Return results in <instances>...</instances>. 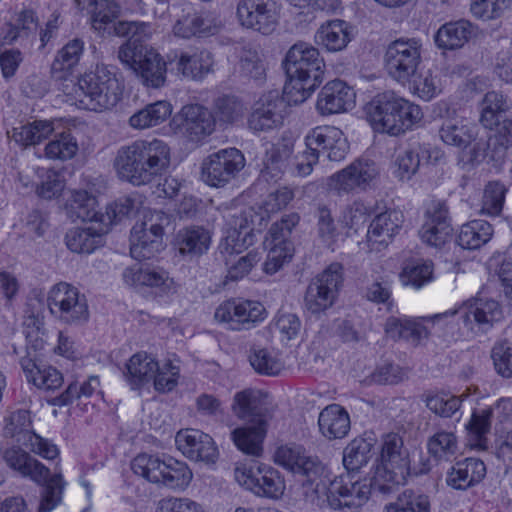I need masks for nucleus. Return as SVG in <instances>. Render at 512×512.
Masks as SVG:
<instances>
[{
  "instance_id": "1",
  "label": "nucleus",
  "mask_w": 512,
  "mask_h": 512,
  "mask_svg": "<svg viewBox=\"0 0 512 512\" xmlns=\"http://www.w3.org/2000/svg\"><path fill=\"white\" fill-rule=\"evenodd\" d=\"M283 66L287 75L283 95L291 105L306 101L322 83L325 63L317 48L306 42H297L287 51Z\"/></svg>"
},
{
  "instance_id": "20",
  "label": "nucleus",
  "mask_w": 512,
  "mask_h": 512,
  "mask_svg": "<svg viewBox=\"0 0 512 512\" xmlns=\"http://www.w3.org/2000/svg\"><path fill=\"white\" fill-rule=\"evenodd\" d=\"M264 311L259 302L231 299L218 306L214 318L220 323H225L228 329L239 331L249 329L251 324L261 320Z\"/></svg>"
},
{
  "instance_id": "37",
  "label": "nucleus",
  "mask_w": 512,
  "mask_h": 512,
  "mask_svg": "<svg viewBox=\"0 0 512 512\" xmlns=\"http://www.w3.org/2000/svg\"><path fill=\"white\" fill-rule=\"evenodd\" d=\"M269 424L247 423L232 431V440L237 448L247 455L259 457L263 452V441Z\"/></svg>"
},
{
  "instance_id": "42",
  "label": "nucleus",
  "mask_w": 512,
  "mask_h": 512,
  "mask_svg": "<svg viewBox=\"0 0 512 512\" xmlns=\"http://www.w3.org/2000/svg\"><path fill=\"white\" fill-rule=\"evenodd\" d=\"M213 64V55L208 50L197 51L193 54L182 52L179 55L176 69L185 78L201 80L211 72Z\"/></svg>"
},
{
  "instance_id": "53",
  "label": "nucleus",
  "mask_w": 512,
  "mask_h": 512,
  "mask_svg": "<svg viewBox=\"0 0 512 512\" xmlns=\"http://www.w3.org/2000/svg\"><path fill=\"white\" fill-rule=\"evenodd\" d=\"M258 479L255 494L262 497L278 499L285 491V481L280 472L271 466L258 465Z\"/></svg>"
},
{
  "instance_id": "6",
  "label": "nucleus",
  "mask_w": 512,
  "mask_h": 512,
  "mask_svg": "<svg viewBox=\"0 0 512 512\" xmlns=\"http://www.w3.org/2000/svg\"><path fill=\"white\" fill-rule=\"evenodd\" d=\"M123 86L106 66L82 75L74 88L75 98L87 110L111 109L120 101Z\"/></svg>"
},
{
  "instance_id": "51",
  "label": "nucleus",
  "mask_w": 512,
  "mask_h": 512,
  "mask_svg": "<svg viewBox=\"0 0 512 512\" xmlns=\"http://www.w3.org/2000/svg\"><path fill=\"white\" fill-rule=\"evenodd\" d=\"M171 113L172 106L168 101H156L134 113L129 119V124L136 129H145L164 122Z\"/></svg>"
},
{
  "instance_id": "22",
  "label": "nucleus",
  "mask_w": 512,
  "mask_h": 512,
  "mask_svg": "<svg viewBox=\"0 0 512 512\" xmlns=\"http://www.w3.org/2000/svg\"><path fill=\"white\" fill-rule=\"evenodd\" d=\"M175 442L178 450L192 461L213 464L218 457V450L211 436L196 430H181L176 434Z\"/></svg>"
},
{
  "instance_id": "32",
  "label": "nucleus",
  "mask_w": 512,
  "mask_h": 512,
  "mask_svg": "<svg viewBox=\"0 0 512 512\" xmlns=\"http://www.w3.org/2000/svg\"><path fill=\"white\" fill-rule=\"evenodd\" d=\"M350 25L340 19L323 23L315 34V42L329 52L342 51L351 41Z\"/></svg>"
},
{
  "instance_id": "59",
  "label": "nucleus",
  "mask_w": 512,
  "mask_h": 512,
  "mask_svg": "<svg viewBox=\"0 0 512 512\" xmlns=\"http://www.w3.org/2000/svg\"><path fill=\"white\" fill-rule=\"evenodd\" d=\"M402 283L420 289L433 279V264L430 261L408 263L400 274Z\"/></svg>"
},
{
  "instance_id": "21",
  "label": "nucleus",
  "mask_w": 512,
  "mask_h": 512,
  "mask_svg": "<svg viewBox=\"0 0 512 512\" xmlns=\"http://www.w3.org/2000/svg\"><path fill=\"white\" fill-rule=\"evenodd\" d=\"M306 147L320 156L325 154L330 161H341L348 151L343 132L334 126H318L305 137Z\"/></svg>"
},
{
  "instance_id": "28",
  "label": "nucleus",
  "mask_w": 512,
  "mask_h": 512,
  "mask_svg": "<svg viewBox=\"0 0 512 512\" xmlns=\"http://www.w3.org/2000/svg\"><path fill=\"white\" fill-rule=\"evenodd\" d=\"M425 317L417 319H401L389 317L385 323V332L388 337L397 340L405 339L413 344H418L421 340L427 339L430 334L429 324L436 322L427 321Z\"/></svg>"
},
{
  "instance_id": "25",
  "label": "nucleus",
  "mask_w": 512,
  "mask_h": 512,
  "mask_svg": "<svg viewBox=\"0 0 512 512\" xmlns=\"http://www.w3.org/2000/svg\"><path fill=\"white\" fill-rule=\"evenodd\" d=\"M355 105V92L345 82L334 80L321 89L316 108L323 115H332L348 111Z\"/></svg>"
},
{
  "instance_id": "61",
  "label": "nucleus",
  "mask_w": 512,
  "mask_h": 512,
  "mask_svg": "<svg viewBox=\"0 0 512 512\" xmlns=\"http://www.w3.org/2000/svg\"><path fill=\"white\" fill-rule=\"evenodd\" d=\"M163 458L150 454H139L131 462L132 471L147 481L159 484Z\"/></svg>"
},
{
  "instance_id": "14",
  "label": "nucleus",
  "mask_w": 512,
  "mask_h": 512,
  "mask_svg": "<svg viewBox=\"0 0 512 512\" xmlns=\"http://www.w3.org/2000/svg\"><path fill=\"white\" fill-rule=\"evenodd\" d=\"M379 174L376 163L359 158L327 179V187L338 195L365 191Z\"/></svg>"
},
{
  "instance_id": "47",
  "label": "nucleus",
  "mask_w": 512,
  "mask_h": 512,
  "mask_svg": "<svg viewBox=\"0 0 512 512\" xmlns=\"http://www.w3.org/2000/svg\"><path fill=\"white\" fill-rule=\"evenodd\" d=\"M161 473L159 484L170 489L184 490L193 478L188 465L172 457L163 458Z\"/></svg>"
},
{
  "instance_id": "34",
  "label": "nucleus",
  "mask_w": 512,
  "mask_h": 512,
  "mask_svg": "<svg viewBox=\"0 0 512 512\" xmlns=\"http://www.w3.org/2000/svg\"><path fill=\"white\" fill-rule=\"evenodd\" d=\"M97 199L85 190H74L66 201L64 211L73 222L77 220L99 223L101 212L97 210Z\"/></svg>"
},
{
  "instance_id": "2",
  "label": "nucleus",
  "mask_w": 512,
  "mask_h": 512,
  "mask_svg": "<svg viewBox=\"0 0 512 512\" xmlns=\"http://www.w3.org/2000/svg\"><path fill=\"white\" fill-rule=\"evenodd\" d=\"M169 165L170 149L157 139L137 140L121 147L114 161L120 177L137 186L152 182L165 173Z\"/></svg>"
},
{
  "instance_id": "43",
  "label": "nucleus",
  "mask_w": 512,
  "mask_h": 512,
  "mask_svg": "<svg viewBox=\"0 0 512 512\" xmlns=\"http://www.w3.org/2000/svg\"><path fill=\"white\" fill-rule=\"evenodd\" d=\"M439 136L445 144L466 148L475 141L477 127L459 119H446L439 128Z\"/></svg>"
},
{
  "instance_id": "38",
  "label": "nucleus",
  "mask_w": 512,
  "mask_h": 512,
  "mask_svg": "<svg viewBox=\"0 0 512 512\" xmlns=\"http://www.w3.org/2000/svg\"><path fill=\"white\" fill-rule=\"evenodd\" d=\"M84 51V42L79 38L68 41L57 51L51 64V75L56 80L66 79L78 65Z\"/></svg>"
},
{
  "instance_id": "30",
  "label": "nucleus",
  "mask_w": 512,
  "mask_h": 512,
  "mask_svg": "<svg viewBox=\"0 0 512 512\" xmlns=\"http://www.w3.org/2000/svg\"><path fill=\"white\" fill-rule=\"evenodd\" d=\"M293 154V145L279 141L270 144L263 157V168L261 175L267 181H277L280 179L289 167L290 159Z\"/></svg>"
},
{
  "instance_id": "7",
  "label": "nucleus",
  "mask_w": 512,
  "mask_h": 512,
  "mask_svg": "<svg viewBox=\"0 0 512 512\" xmlns=\"http://www.w3.org/2000/svg\"><path fill=\"white\" fill-rule=\"evenodd\" d=\"M118 58L144 86L158 89L165 85L167 63L153 48L139 43L137 39L128 40L120 46Z\"/></svg>"
},
{
  "instance_id": "15",
  "label": "nucleus",
  "mask_w": 512,
  "mask_h": 512,
  "mask_svg": "<svg viewBox=\"0 0 512 512\" xmlns=\"http://www.w3.org/2000/svg\"><path fill=\"white\" fill-rule=\"evenodd\" d=\"M245 167V157L236 148L219 150L202 163V179L212 187H223Z\"/></svg>"
},
{
  "instance_id": "9",
  "label": "nucleus",
  "mask_w": 512,
  "mask_h": 512,
  "mask_svg": "<svg viewBox=\"0 0 512 512\" xmlns=\"http://www.w3.org/2000/svg\"><path fill=\"white\" fill-rule=\"evenodd\" d=\"M170 222L169 216L162 211H148L143 219L135 223L130 235V254L142 261L155 257L163 246L164 226Z\"/></svg>"
},
{
  "instance_id": "52",
  "label": "nucleus",
  "mask_w": 512,
  "mask_h": 512,
  "mask_svg": "<svg viewBox=\"0 0 512 512\" xmlns=\"http://www.w3.org/2000/svg\"><path fill=\"white\" fill-rule=\"evenodd\" d=\"M246 107L242 100L235 95L224 94L218 96L210 111L215 119L221 124H234L243 118Z\"/></svg>"
},
{
  "instance_id": "18",
  "label": "nucleus",
  "mask_w": 512,
  "mask_h": 512,
  "mask_svg": "<svg viewBox=\"0 0 512 512\" xmlns=\"http://www.w3.org/2000/svg\"><path fill=\"white\" fill-rule=\"evenodd\" d=\"M237 18L243 27L268 35L278 24L279 7L275 0H240Z\"/></svg>"
},
{
  "instance_id": "11",
  "label": "nucleus",
  "mask_w": 512,
  "mask_h": 512,
  "mask_svg": "<svg viewBox=\"0 0 512 512\" xmlns=\"http://www.w3.org/2000/svg\"><path fill=\"white\" fill-rule=\"evenodd\" d=\"M343 266L331 263L309 283L305 296V308L312 314H320L331 308L343 286Z\"/></svg>"
},
{
  "instance_id": "12",
  "label": "nucleus",
  "mask_w": 512,
  "mask_h": 512,
  "mask_svg": "<svg viewBox=\"0 0 512 512\" xmlns=\"http://www.w3.org/2000/svg\"><path fill=\"white\" fill-rule=\"evenodd\" d=\"M422 44L416 38H398L388 44L384 63L389 76L405 83L415 75L421 63Z\"/></svg>"
},
{
  "instance_id": "57",
  "label": "nucleus",
  "mask_w": 512,
  "mask_h": 512,
  "mask_svg": "<svg viewBox=\"0 0 512 512\" xmlns=\"http://www.w3.org/2000/svg\"><path fill=\"white\" fill-rule=\"evenodd\" d=\"M429 454L437 461H448L458 450L457 437L453 432L438 431L427 442Z\"/></svg>"
},
{
  "instance_id": "31",
  "label": "nucleus",
  "mask_w": 512,
  "mask_h": 512,
  "mask_svg": "<svg viewBox=\"0 0 512 512\" xmlns=\"http://www.w3.org/2000/svg\"><path fill=\"white\" fill-rule=\"evenodd\" d=\"M107 229L100 223L81 228L75 227L65 235L67 248L74 253L90 254L103 245V236Z\"/></svg>"
},
{
  "instance_id": "27",
  "label": "nucleus",
  "mask_w": 512,
  "mask_h": 512,
  "mask_svg": "<svg viewBox=\"0 0 512 512\" xmlns=\"http://www.w3.org/2000/svg\"><path fill=\"white\" fill-rule=\"evenodd\" d=\"M179 116L182 119V128L192 141L210 135L215 129L212 113L200 104L185 105Z\"/></svg>"
},
{
  "instance_id": "40",
  "label": "nucleus",
  "mask_w": 512,
  "mask_h": 512,
  "mask_svg": "<svg viewBox=\"0 0 512 512\" xmlns=\"http://www.w3.org/2000/svg\"><path fill=\"white\" fill-rule=\"evenodd\" d=\"M159 370L158 362L146 352L134 354L127 364L126 378L132 389L150 383Z\"/></svg>"
},
{
  "instance_id": "60",
  "label": "nucleus",
  "mask_w": 512,
  "mask_h": 512,
  "mask_svg": "<svg viewBox=\"0 0 512 512\" xmlns=\"http://www.w3.org/2000/svg\"><path fill=\"white\" fill-rule=\"evenodd\" d=\"M299 216L296 213L285 215L280 221L273 223L265 238L266 246L293 245L290 241L292 229L298 224Z\"/></svg>"
},
{
  "instance_id": "4",
  "label": "nucleus",
  "mask_w": 512,
  "mask_h": 512,
  "mask_svg": "<svg viewBox=\"0 0 512 512\" xmlns=\"http://www.w3.org/2000/svg\"><path fill=\"white\" fill-rule=\"evenodd\" d=\"M410 475V453L402 437L388 433L381 439L379 464L374 471L375 490L383 495L404 485Z\"/></svg>"
},
{
  "instance_id": "33",
  "label": "nucleus",
  "mask_w": 512,
  "mask_h": 512,
  "mask_svg": "<svg viewBox=\"0 0 512 512\" xmlns=\"http://www.w3.org/2000/svg\"><path fill=\"white\" fill-rule=\"evenodd\" d=\"M404 222L402 212L386 210L375 216L371 221L367 237L369 242L388 245L392 238L400 231Z\"/></svg>"
},
{
  "instance_id": "63",
  "label": "nucleus",
  "mask_w": 512,
  "mask_h": 512,
  "mask_svg": "<svg viewBox=\"0 0 512 512\" xmlns=\"http://www.w3.org/2000/svg\"><path fill=\"white\" fill-rule=\"evenodd\" d=\"M506 192V186L500 181L488 182L483 192L481 212L490 216L499 215L503 209Z\"/></svg>"
},
{
  "instance_id": "44",
  "label": "nucleus",
  "mask_w": 512,
  "mask_h": 512,
  "mask_svg": "<svg viewBox=\"0 0 512 512\" xmlns=\"http://www.w3.org/2000/svg\"><path fill=\"white\" fill-rule=\"evenodd\" d=\"M511 105L507 95L501 91H488L479 103V122L484 128L492 130L498 124L499 115L510 111Z\"/></svg>"
},
{
  "instance_id": "23",
  "label": "nucleus",
  "mask_w": 512,
  "mask_h": 512,
  "mask_svg": "<svg viewBox=\"0 0 512 512\" xmlns=\"http://www.w3.org/2000/svg\"><path fill=\"white\" fill-rule=\"evenodd\" d=\"M283 98L277 92L262 95L253 105L248 117V127L253 132H265L277 128L283 120Z\"/></svg>"
},
{
  "instance_id": "64",
  "label": "nucleus",
  "mask_w": 512,
  "mask_h": 512,
  "mask_svg": "<svg viewBox=\"0 0 512 512\" xmlns=\"http://www.w3.org/2000/svg\"><path fill=\"white\" fill-rule=\"evenodd\" d=\"M249 361L256 372L269 376L279 374L284 368V362L264 348L253 349Z\"/></svg>"
},
{
  "instance_id": "48",
  "label": "nucleus",
  "mask_w": 512,
  "mask_h": 512,
  "mask_svg": "<svg viewBox=\"0 0 512 512\" xmlns=\"http://www.w3.org/2000/svg\"><path fill=\"white\" fill-rule=\"evenodd\" d=\"M53 131L54 127L51 121L39 120L14 127L11 131H8V136L17 144L27 147L40 143L51 135Z\"/></svg>"
},
{
  "instance_id": "41",
  "label": "nucleus",
  "mask_w": 512,
  "mask_h": 512,
  "mask_svg": "<svg viewBox=\"0 0 512 512\" xmlns=\"http://www.w3.org/2000/svg\"><path fill=\"white\" fill-rule=\"evenodd\" d=\"M429 159L430 152L426 146L420 143H413L409 145L396 157V177L400 180L411 179V177L417 173L420 166L427 163Z\"/></svg>"
},
{
  "instance_id": "19",
  "label": "nucleus",
  "mask_w": 512,
  "mask_h": 512,
  "mask_svg": "<svg viewBox=\"0 0 512 512\" xmlns=\"http://www.w3.org/2000/svg\"><path fill=\"white\" fill-rule=\"evenodd\" d=\"M234 414L247 423L269 424L274 415V406L268 402L267 394L257 389H245L234 395Z\"/></svg>"
},
{
  "instance_id": "55",
  "label": "nucleus",
  "mask_w": 512,
  "mask_h": 512,
  "mask_svg": "<svg viewBox=\"0 0 512 512\" xmlns=\"http://www.w3.org/2000/svg\"><path fill=\"white\" fill-rule=\"evenodd\" d=\"M77 138L71 130L55 134L54 138L45 146V156L53 160H69L78 152Z\"/></svg>"
},
{
  "instance_id": "54",
  "label": "nucleus",
  "mask_w": 512,
  "mask_h": 512,
  "mask_svg": "<svg viewBox=\"0 0 512 512\" xmlns=\"http://www.w3.org/2000/svg\"><path fill=\"white\" fill-rule=\"evenodd\" d=\"M372 443L364 438L353 439L343 451V465L348 472H357L372 457Z\"/></svg>"
},
{
  "instance_id": "10",
  "label": "nucleus",
  "mask_w": 512,
  "mask_h": 512,
  "mask_svg": "<svg viewBox=\"0 0 512 512\" xmlns=\"http://www.w3.org/2000/svg\"><path fill=\"white\" fill-rule=\"evenodd\" d=\"M274 460L278 465L305 477L302 487L307 500L312 493L323 492L321 476L324 474V468L319 461L307 456L301 446L279 447L275 452Z\"/></svg>"
},
{
  "instance_id": "8",
  "label": "nucleus",
  "mask_w": 512,
  "mask_h": 512,
  "mask_svg": "<svg viewBox=\"0 0 512 512\" xmlns=\"http://www.w3.org/2000/svg\"><path fill=\"white\" fill-rule=\"evenodd\" d=\"M321 480L324 486L323 492L312 493L308 500L312 503L327 501L333 509L359 508L369 500L371 492L375 491L374 476L370 482L353 481L349 474L341 475L331 481L323 474Z\"/></svg>"
},
{
  "instance_id": "50",
  "label": "nucleus",
  "mask_w": 512,
  "mask_h": 512,
  "mask_svg": "<svg viewBox=\"0 0 512 512\" xmlns=\"http://www.w3.org/2000/svg\"><path fill=\"white\" fill-rule=\"evenodd\" d=\"M100 382L97 376H90L83 380H73L68 383L66 389L58 396L48 400L52 406H67L73 401L88 398L99 388Z\"/></svg>"
},
{
  "instance_id": "56",
  "label": "nucleus",
  "mask_w": 512,
  "mask_h": 512,
  "mask_svg": "<svg viewBox=\"0 0 512 512\" xmlns=\"http://www.w3.org/2000/svg\"><path fill=\"white\" fill-rule=\"evenodd\" d=\"M493 416L492 408H485L472 414L467 428L470 431V445L479 450L487 448L486 435L491 429V419Z\"/></svg>"
},
{
  "instance_id": "58",
  "label": "nucleus",
  "mask_w": 512,
  "mask_h": 512,
  "mask_svg": "<svg viewBox=\"0 0 512 512\" xmlns=\"http://www.w3.org/2000/svg\"><path fill=\"white\" fill-rule=\"evenodd\" d=\"M31 424L29 411L23 409L14 411L5 420L4 435L16 438L19 443H25L30 440L31 434H35L31 431Z\"/></svg>"
},
{
  "instance_id": "49",
  "label": "nucleus",
  "mask_w": 512,
  "mask_h": 512,
  "mask_svg": "<svg viewBox=\"0 0 512 512\" xmlns=\"http://www.w3.org/2000/svg\"><path fill=\"white\" fill-rule=\"evenodd\" d=\"M384 512H431L428 495L419 490L405 489L393 502L384 506Z\"/></svg>"
},
{
  "instance_id": "3",
  "label": "nucleus",
  "mask_w": 512,
  "mask_h": 512,
  "mask_svg": "<svg viewBox=\"0 0 512 512\" xmlns=\"http://www.w3.org/2000/svg\"><path fill=\"white\" fill-rule=\"evenodd\" d=\"M366 117L376 132L398 136L412 129L422 119L423 113L418 105L393 92H384L367 104Z\"/></svg>"
},
{
  "instance_id": "39",
  "label": "nucleus",
  "mask_w": 512,
  "mask_h": 512,
  "mask_svg": "<svg viewBox=\"0 0 512 512\" xmlns=\"http://www.w3.org/2000/svg\"><path fill=\"white\" fill-rule=\"evenodd\" d=\"M473 26L469 21L459 20L442 25L434 39L436 45L445 50L461 48L473 36Z\"/></svg>"
},
{
  "instance_id": "29",
  "label": "nucleus",
  "mask_w": 512,
  "mask_h": 512,
  "mask_svg": "<svg viewBox=\"0 0 512 512\" xmlns=\"http://www.w3.org/2000/svg\"><path fill=\"white\" fill-rule=\"evenodd\" d=\"M486 475V466L478 458H465L455 463L447 476V483L455 489L465 490L479 482Z\"/></svg>"
},
{
  "instance_id": "5",
  "label": "nucleus",
  "mask_w": 512,
  "mask_h": 512,
  "mask_svg": "<svg viewBox=\"0 0 512 512\" xmlns=\"http://www.w3.org/2000/svg\"><path fill=\"white\" fill-rule=\"evenodd\" d=\"M3 459L21 476L44 485L39 512H50L60 503L65 484L60 473L50 476V470L45 465L19 447L6 449Z\"/></svg>"
},
{
  "instance_id": "13",
  "label": "nucleus",
  "mask_w": 512,
  "mask_h": 512,
  "mask_svg": "<svg viewBox=\"0 0 512 512\" xmlns=\"http://www.w3.org/2000/svg\"><path fill=\"white\" fill-rule=\"evenodd\" d=\"M50 313L66 324H82L89 318L85 296L66 282L54 285L47 297Z\"/></svg>"
},
{
  "instance_id": "62",
  "label": "nucleus",
  "mask_w": 512,
  "mask_h": 512,
  "mask_svg": "<svg viewBox=\"0 0 512 512\" xmlns=\"http://www.w3.org/2000/svg\"><path fill=\"white\" fill-rule=\"evenodd\" d=\"M426 407L440 417L450 418L461 407L462 397L446 392L428 394L425 398Z\"/></svg>"
},
{
  "instance_id": "46",
  "label": "nucleus",
  "mask_w": 512,
  "mask_h": 512,
  "mask_svg": "<svg viewBox=\"0 0 512 512\" xmlns=\"http://www.w3.org/2000/svg\"><path fill=\"white\" fill-rule=\"evenodd\" d=\"M493 233V227L489 222L481 219L472 220L462 225L457 242L464 249L476 250L490 241Z\"/></svg>"
},
{
  "instance_id": "16",
  "label": "nucleus",
  "mask_w": 512,
  "mask_h": 512,
  "mask_svg": "<svg viewBox=\"0 0 512 512\" xmlns=\"http://www.w3.org/2000/svg\"><path fill=\"white\" fill-rule=\"evenodd\" d=\"M454 315H458L467 329L485 332L490 329L495 322L503 318V312L500 304L495 300H478L474 305L463 306L456 310H448L443 313H437L426 317L427 321L440 322Z\"/></svg>"
},
{
  "instance_id": "26",
  "label": "nucleus",
  "mask_w": 512,
  "mask_h": 512,
  "mask_svg": "<svg viewBox=\"0 0 512 512\" xmlns=\"http://www.w3.org/2000/svg\"><path fill=\"white\" fill-rule=\"evenodd\" d=\"M122 277L129 286L154 288L160 294H168L174 291V281L163 269L134 265L126 268Z\"/></svg>"
},
{
  "instance_id": "36",
  "label": "nucleus",
  "mask_w": 512,
  "mask_h": 512,
  "mask_svg": "<svg viewBox=\"0 0 512 512\" xmlns=\"http://www.w3.org/2000/svg\"><path fill=\"white\" fill-rule=\"evenodd\" d=\"M210 243V231L202 226H188L180 229L176 234V245L182 255L201 256L207 252Z\"/></svg>"
},
{
  "instance_id": "24",
  "label": "nucleus",
  "mask_w": 512,
  "mask_h": 512,
  "mask_svg": "<svg viewBox=\"0 0 512 512\" xmlns=\"http://www.w3.org/2000/svg\"><path fill=\"white\" fill-rule=\"evenodd\" d=\"M426 221L419 230L423 242L430 246L441 247L452 239L453 228L450 223L448 207L444 202H435L426 212Z\"/></svg>"
},
{
  "instance_id": "17",
  "label": "nucleus",
  "mask_w": 512,
  "mask_h": 512,
  "mask_svg": "<svg viewBox=\"0 0 512 512\" xmlns=\"http://www.w3.org/2000/svg\"><path fill=\"white\" fill-rule=\"evenodd\" d=\"M251 211L232 208L223 214L225 238L219 245L221 253H241L254 243V229L251 227Z\"/></svg>"
},
{
  "instance_id": "35",
  "label": "nucleus",
  "mask_w": 512,
  "mask_h": 512,
  "mask_svg": "<svg viewBox=\"0 0 512 512\" xmlns=\"http://www.w3.org/2000/svg\"><path fill=\"white\" fill-rule=\"evenodd\" d=\"M318 425L326 438L340 439L345 437L350 430V417L340 405L332 404L320 412Z\"/></svg>"
},
{
  "instance_id": "45",
  "label": "nucleus",
  "mask_w": 512,
  "mask_h": 512,
  "mask_svg": "<svg viewBox=\"0 0 512 512\" xmlns=\"http://www.w3.org/2000/svg\"><path fill=\"white\" fill-rule=\"evenodd\" d=\"M87 11L92 27L98 32L114 29L115 20L120 14V7L115 0H89Z\"/></svg>"
}]
</instances>
